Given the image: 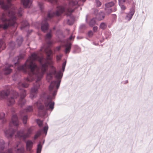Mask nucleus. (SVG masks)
Masks as SVG:
<instances>
[{"label":"nucleus","mask_w":153,"mask_h":153,"mask_svg":"<svg viewBox=\"0 0 153 153\" xmlns=\"http://www.w3.org/2000/svg\"><path fill=\"white\" fill-rule=\"evenodd\" d=\"M38 4L40 9L41 10H42L43 9L44 7L43 4L41 2H39Z\"/></svg>","instance_id":"nucleus-39"},{"label":"nucleus","mask_w":153,"mask_h":153,"mask_svg":"<svg viewBox=\"0 0 153 153\" xmlns=\"http://www.w3.org/2000/svg\"><path fill=\"white\" fill-rule=\"evenodd\" d=\"M1 51V50H0V52Z\"/></svg>","instance_id":"nucleus-60"},{"label":"nucleus","mask_w":153,"mask_h":153,"mask_svg":"<svg viewBox=\"0 0 153 153\" xmlns=\"http://www.w3.org/2000/svg\"><path fill=\"white\" fill-rule=\"evenodd\" d=\"M108 37H109V36H106V39H108Z\"/></svg>","instance_id":"nucleus-56"},{"label":"nucleus","mask_w":153,"mask_h":153,"mask_svg":"<svg viewBox=\"0 0 153 153\" xmlns=\"http://www.w3.org/2000/svg\"><path fill=\"white\" fill-rule=\"evenodd\" d=\"M93 13L96 15V16L98 14V10L97 9H94L93 10Z\"/></svg>","instance_id":"nucleus-36"},{"label":"nucleus","mask_w":153,"mask_h":153,"mask_svg":"<svg viewBox=\"0 0 153 153\" xmlns=\"http://www.w3.org/2000/svg\"><path fill=\"white\" fill-rule=\"evenodd\" d=\"M62 56V55H58L56 56V60L57 61H59L61 59Z\"/></svg>","instance_id":"nucleus-43"},{"label":"nucleus","mask_w":153,"mask_h":153,"mask_svg":"<svg viewBox=\"0 0 153 153\" xmlns=\"http://www.w3.org/2000/svg\"><path fill=\"white\" fill-rule=\"evenodd\" d=\"M134 13V10L133 9H131L128 13H126V15L125 19L127 21H130L131 19L132 16Z\"/></svg>","instance_id":"nucleus-13"},{"label":"nucleus","mask_w":153,"mask_h":153,"mask_svg":"<svg viewBox=\"0 0 153 153\" xmlns=\"http://www.w3.org/2000/svg\"><path fill=\"white\" fill-rule=\"evenodd\" d=\"M21 1L25 7H30L32 2L31 0H21Z\"/></svg>","instance_id":"nucleus-14"},{"label":"nucleus","mask_w":153,"mask_h":153,"mask_svg":"<svg viewBox=\"0 0 153 153\" xmlns=\"http://www.w3.org/2000/svg\"><path fill=\"white\" fill-rule=\"evenodd\" d=\"M114 4V2L112 1L107 3L105 4V10L106 14H109L112 11H116L117 8L115 7H114V9L112 8Z\"/></svg>","instance_id":"nucleus-6"},{"label":"nucleus","mask_w":153,"mask_h":153,"mask_svg":"<svg viewBox=\"0 0 153 153\" xmlns=\"http://www.w3.org/2000/svg\"><path fill=\"white\" fill-rule=\"evenodd\" d=\"M86 28V27L85 24H82L80 25L79 26V28L81 29H84Z\"/></svg>","instance_id":"nucleus-37"},{"label":"nucleus","mask_w":153,"mask_h":153,"mask_svg":"<svg viewBox=\"0 0 153 153\" xmlns=\"http://www.w3.org/2000/svg\"><path fill=\"white\" fill-rule=\"evenodd\" d=\"M5 115V114L4 113H0V120L2 119L4 117Z\"/></svg>","instance_id":"nucleus-38"},{"label":"nucleus","mask_w":153,"mask_h":153,"mask_svg":"<svg viewBox=\"0 0 153 153\" xmlns=\"http://www.w3.org/2000/svg\"><path fill=\"white\" fill-rule=\"evenodd\" d=\"M81 51V49L77 46H76L75 47V50L73 51V53H79Z\"/></svg>","instance_id":"nucleus-31"},{"label":"nucleus","mask_w":153,"mask_h":153,"mask_svg":"<svg viewBox=\"0 0 153 153\" xmlns=\"http://www.w3.org/2000/svg\"><path fill=\"white\" fill-rule=\"evenodd\" d=\"M26 149L27 150L32 152L31 149L33 145V142L30 140H28L26 142Z\"/></svg>","instance_id":"nucleus-15"},{"label":"nucleus","mask_w":153,"mask_h":153,"mask_svg":"<svg viewBox=\"0 0 153 153\" xmlns=\"http://www.w3.org/2000/svg\"><path fill=\"white\" fill-rule=\"evenodd\" d=\"M17 76V74H14L13 75V79L14 80H16V79L15 78V77H16V76Z\"/></svg>","instance_id":"nucleus-47"},{"label":"nucleus","mask_w":153,"mask_h":153,"mask_svg":"<svg viewBox=\"0 0 153 153\" xmlns=\"http://www.w3.org/2000/svg\"><path fill=\"white\" fill-rule=\"evenodd\" d=\"M4 141L2 140H0V151L3 150L4 148Z\"/></svg>","instance_id":"nucleus-22"},{"label":"nucleus","mask_w":153,"mask_h":153,"mask_svg":"<svg viewBox=\"0 0 153 153\" xmlns=\"http://www.w3.org/2000/svg\"><path fill=\"white\" fill-rule=\"evenodd\" d=\"M44 141H45V140H44L43 142V144L44 143Z\"/></svg>","instance_id":"nucleus-58"},{"label":"nucleus","mask_w":153,"mask_h":153,"mask_svg":"<svg viewBox=\"0 0 153 153\" xmlns=\"http://www.w3.org/2000/svg\"><path fill=\"white\" fill-rule=\"evenodd\" d=\"M42 145L41 144V143L40 142L37 145L36 153H40L42 150Z\"/></svg>","instance_id":"nucleus-24"},{"label":"nucleus","mask_w":153,"mask_h":153,"mask_svg":"<svg viewBox=\"0 0 153 153\" xmlns=\"http://www.w3.org/2000/svg\"><path fill=\"white\" fill-rule=\"evenodd\" d=\"M33 129L32 127L27 128L26 133H25L23 131H20L17 132V136L24 140L26 139L30 136L32 134Z\"/></svg>","instance_id":"nucleus-5"},{"label":"nucleus","mask_w":153,"mask_h":153,"mask_svg":"<svg viewBox=\"0 0 153 153\" xmlns=\"http://www.w3.org/2000/svg\"><path fill=\"white\" fill-rule=\"evenodd\" d=\"M23 57H21V56H17L15 58H14L13 60V61L14 62V64L16 65L17 64L19 60V59H23Z\"/></svg>","instance_id":"nucleus-25"},{"label":"nucleus","mask_w":153,"mask_h":153,"mask_svg":"<svg viewBox=\"0 0 153 153\" xmlns=\"http://www.w3.org/2000/svg\"><path fill=\"white\" fill-rule=\"evenodd\" d=\"M107 33L108 34V35H110V33Z\"/></svg>","instance_id":"nucleus-57"},{"label":"nucleus","mask_w":153,"mask_h":153,"mask_svg":"<svg viewBox=\"0 0 153 153\" xmlns=\"http://www.w3.org/2000/svg\"><path fill=\"white\" fill-rule=\"evenodd\" d=\"M93 44L96 46L98 45L99 44L98 43H96L95 42H92Z\"/></svg>","instance_id":"nucleus-48"},{"label":"nucleus","mask_w":153,"mask_h":153,"mask_svg":"<svg viewBox=\"0 0 153 153\" xmlns=\"http://www.w3.org/2000/svg\"><path fill=\"white\" fill-rule=\"evenodd\" d=\"M24 111H22L20 112V114L22 115H23V113ZM23 117L22 118V121L24 124H26L27 123V116L26 115L22 116Z\"/></svg>","instance_id":"nucleus-19"},{"label":"nucleus","mask_w":153,"mask_h":153,"mask_svg":"<svg viewBox=\"0 0 153 153\" xmlns=\"http://www.w3.org/2000/svg\"><path fill=\"white\" fill-rule=\"evenodd\" d=\"M87 15L86 18V21L87 22Z\"/></svg>","instance_id":"nucleus-54"},{"label":"nucleus","mask_w":153,"mask_h":153,"mask_svg":"<svg viewBox=\"0 0 153 153\" xmlns=\"http://www.w3.org/2000/svg\"><path fill=\"white\" fill-rule=\"evenodd\" d=\"M2 47V49H4L5 48V44L2 39H0V48Z\"/></svg>","instance_id":"nucleus-27"},{"label":"nucleus","mask_w":153,"mask_h":153,"mask_svg":"<svg viewBox=\"0 0 153 153\" xmlns=\"http://www.w3.org/2000/svg\"><path fill=\"white\" fill-rule=\"evenodd\" d=\"M15 131L14 130L10 128L8 130H6L4 131L5 136L8 138L11 137L14 134Z\"/></svg>","instance_id":"nucleus-12"},{"label":"nucleus","mask_w":153,"mask_h":153,"mask_svg":"<svg viewBox=\"0 0 153 153\" xmlns=\"http://www.w3.org/2000/svg\"><path fill=\"white\" fill-rule=\"evenodd\" d=\"M10 87L9 85L5 86V89L0 91V99L6 98L10 93Z\"/></svg>","instance_id":"nucleus-9"},{"label":"nucleus","mask_w":153,"mask_h":153,"mask_svg":"<svg viewBox=\"0 0 153 153\" xmlns=\"http://www.w3.org/2000/svg\"><path fill=\"white\" fill-rule=\"evenodd\" d=\"M75 37V36L73 34H71L67 39L68 42H69L70 41H73Z\"/></svg>","instance_id":"nucleus-32"},{"label":"nucleus","mask_w":153,"mask_h":153,"mask_svg":"<svg viewBox=\"0 0 153 153\" xmlns=\"http://www.w3.org/2000/svg\"><path fill=\"white\" fill-rule=\"evenodd\" d=\"M119 5L120 6L122 10H124L126 9V6L125 5H123V4H121Z\"/></svg>","instance_id":"nucleus-42"},{"label":"nucleus","mask_w":153,"mask_h":153,"mask_svg":"<svg viewBox=\"0 0 153 153\" xmlns=\"http://www.w3.org/2000/svg\"><path fill=\"white\" fill-rule=\"evenodd\" d=\"M126 82H127L128 81H126Z\"/></svg>","instance_id":"nucleus-59"},{"label":"nucleus","mask_w":153,"mask_h":153,"mask_svg":"<svg viewBox=\"0 0 153 153\" xmlns=\"http://www.w3.org/2000/svg\"><path fill=\"white\" fill-rule=\"evenodd\" d=\"M18 93L15 91L14 92V94L12 97H7V104L9 106L13 105L15 103V99L19 97Z\"/></svg>","instance_id":"nucleus-8"},{"label":"nucleus","mask_w":153,"mask_h":153,"mask_svg":"<svg viewBox=\"0 0 153 153\" xmlns=\"http://www.w3.org/2000/svg\"><path fill=\"white\" fill-rule=\"evenodd\" d=\"M80 2H82L83 3L85 2L86 0H79Z\"/></svg>","instance_id":"nucleus-52"},{"label":"nucleus","mask_w":153,"mask_h":153,"mask_svg":"<svg viewBox=\"0 0 153 153\" xmlns=\"http://www.w3.org/2000/svg\"><path fill=\"white\" fill-rule=\"evenodd\" d=\"M83 38V37L82 36H78L77 37V39H82Z\"/></svg>","instance_id":"nucleus-49"},{"label":"nucleus","mask_w":153,"mask_h":153,"mask_svg":"<svg viewBox=\"0 0 153 153\" xmlns=\"http://www.w3.org/2000/svg\"><path fill=\"white\" fill-rule=\"evenodd\" d=\"M15 43L13 42H10L9 44V48L10 49H13L15 46Z\"/></svg>","instance_id":"nucleus-29"},{"label":"nucleus","mask_w":153,"mask_h":153,"mask_svg":"<svg viewBox=\"0 0 153 153\" xmlns=\"http://www.w3.org/2000/svg\"><path fill=\"white\" fill-rule=\"evenodd\" d=\"M114 15V17H116V15H115V14H114V15Z\"/></svg>","instance_id":"nucleus-55"},{"label":"nucleus","mask_w":153,"mask_h":153,"mask_svg":"<svg viewBox=\"0 0 153 153\" xmlns=\"http://www.w3.org/2000/svg\"><path fill=\"white\" fill-rule=\"evenodd\" d=\"M96 3L97 7H99L101 5V2L99 0H96Z\"/></svg>","instance_id":"nucleus-41"},{"label":"nucleus","mask_w":153,"mask_h":153,"mask_svg":"<svg viewBox=\"0 0 153 153\" xmlns=\"http://www.w3.org/2000/svg\"><path fill=\"white\" fill-rule=\"evenodd\" d=\"M52 37V35L51 33H48L46 34L45 36V39L47 45V48H46L45 46H44L43 49H44L46 52L47 55V60H45L42 56H39L38 54L35 53L39 57H42L43 59L42 61L43 63H47V65H49L50 67V71L49 73H48L46 76V79L49 82L52 80L53 76L55 75V78L57 79L56 81H53L52 82L50 85L49 90V94L47 95L45 93L41 95L40 96H55L56 95L58 89L59 88L61 81V79L63 76V72L64 71L65 65L66 63V61L64 62L62 66V71L59 70L58 72H56V68L53 66V62L51 59V56L52 53V51L50 49L47 50L48 48L52 44V42L50 40ZM33 54V53L32 54Z\"/></svg>","instance_id":"nucleus-2"},{"label":"nucleus","mask_w":153,"mask_h":153,"mask_svg":"<svg viewBox=\"0 0 153 153\" xmlns=\"http://www.w3.org/2000/svg\"><path fill=\"white\" fill-rule=\"evenodd\" d=\"M107 26V25L106 23L104 22H102L100 25V28L103 30H104L106 29Z\"/></svg>","instance_id":"nucleus-23"},{"label":"nucleus","mask_w":153,"mask_h":153,"mask_svg":"<svg viewBox=\"0 0 153 153\" xmlns=\"http://www.w3.org/2000/svg\"><path fill=\"white\" fill-rule=\"evenodd\" d=\"M83 4V3H81L79 1L72 0L69 1L68 5L64 6L58 7L55 12H49L47 18L45 19L42 22L41 27L42 30L45 32L48 30V24L47 22V20L50 19L54 16H59L64 12L65 13V14L68 18H70V19H68L67 20V23L70 25H72L74 22V18L71 14V13L73 12L74 9L76 8V7L77 5Z\"/></svg>","instance_id":"nucleus-3"},{"label":"nucleus","mask_w":153,"mask_h":153,"mask_svg":"<svg viewBox=\"0 0 153 153\" xmlns=\"http://www.w3.org/2000/svg\"><path fill=\"white\" fill-rule=\"evenodd\" d=\"M6 121L5 120H3L2 122H3V123H4Z\"/></svg>","instance_id":"nucleus-53"},{"label":"nucleus","mask_w":153,"mask_h":153,"mask_svg":"<svg viewBox=\"0 0 153 153\" xmlns=\"http://www.w3.org/2000/svg\"><path fill=\"white\" fill-rule=\"evenodd\" d=\"M21 29L22 30L25 27L28 26L29 25L27 21L24 20L21 23Z\"/></svg>","instance_id":"nucleus-20"},{"label":"nucleus","mask_w":153,"mask_h":153,"mask_svg":"<svg viewBox=\"0 0 153 153\" xmlns=\"http://www.w3.org/2000/svg\"><path fill=\"white\" fill-rule=\"evenodd\" d=\"M71 43L70 42H68L65 45V53H69L71 48Z\"/></svg>","instance_id":"nucleus-16"},{"label":"nucleus","mask_w":153,"mask_h":153,"mask_svg":"<svg viewBox=\"0 0 153 153\" xmlns=\"http://www.w3.org/2000/svg\"><path fill=\"white\" fill-rule=\"evenodd\" d=\"M12 71V70L9 67H5L2 71V74H10Z\"/></svg>","instance_id":"nucleus-18"},{"label":"nucleus","mask_w":153,"mask_h":153,"mask_svg":"<svg viewBox=\"0 0 153 153\" xmlns=\"http://www.w3.org/2000/svg\"><path fill=\"white\" fill-rule=\"evenodd\" d=\"M48 126L47 125H46L45 126L43 129L39 130L38 131L34 137V139H36L41 134H45L44 136H45L47 134V131L48 129Z\"/></svg>","instance_id":"nucleus-10"},{"label":"nucleus","mask_w":153,"mask_h":153,"mask_svg":"<svg viewBox=\"0 0 153 153\" xmlns=\"http://www.w3.org/2000/svg\"><path fill=\"white\" fill-rule=\"evenodd\" d=\"M36 122L38 125L39 127H41L42 126L43 124V121L39 119L36 120Z\"/></svg>","instance_id":"nucleus-33"},{"label":"nucleus","mask_w":153,"mask_h":153,"mask_svg":"<svg viewBox=\"0 0 153 153\" xmlns=\"http://www.w3.org/2000/svg\"><path fill=\"white\" fill-rule=\"evenodd\" d=\"M98 29V27L97 26L94 27L93 28V30L94 32L97 31Z\"/></svg>","instance_id":"nucleus-46"},{"label":"nucleus","mask_w":153,"mask_h":153,"mask_svg":"<svg viewBox=\"0 0 153 153\" xmlns=\"http://www.w3.org/2000/svg\"><path fill=\"white\" fill-rule=\"evenodd\" d=\"M23 41V38L21 36H19L16 39V42L19 46L20 45Z\"/></svg>","instance_id":"nucleus-21"},{"label":"nucleus","mask_w":153,"mask_h":153,"mask_svg":"<svg viewBox=\"0 0 153 153\" xmlns=\"http://www.w3.org/2000/svg\"><path fill=\"white\" fill-rule=\"evenodd\" d=\"M60 48H61L60 46H58L56 48V50L57 51H59L60 50Z\"/></svg>","instance_id":"nucleus-50"},{"label":"nucleus","mask_w":153,"mask_h":153,"mask_svg":"<svg viewBox=\"0 0 153 153\" xmlns=\"http://www.w3.org/2000/svg\"><path fill=\"white\" fill-rule=\"evenodd\" d=\"M43 60L42 57H39L34 53L28 58L24 65L18 67V70L25 73H27L29 75L25 81L18 83V87L20 90L28 87V82L33 80L35 78L36 79V83L30 91V97L32 99L36 97L38 90L42 84L41 79L47 69L48 65L43 63Z\"/></svg>","instance_id":"nucleus-1"},{"label":"nucleus","mask_w":153,"mask_h":153,"mask_svg":"<svg viewBox=\"0 0 153 153\" xmlns=\"http://www.w3.org/2000/svg\"><path fill=\"white\" fill-rule=\"evenodd\" d=\"M48 1L50 2L53 3H56L57 2V0H48Z\"/></svg>","instance_id":"nucleus-45"},{"label":"nucleus","mask_w":153,"mask_h":153,"mask_svg":"<svg viewBox=\"0 0 153 153\" xmlns=\"http://www.w3.org/2000/svg\"><path fill=\"white\" fill-rule=\"evenodd\" d=\"M105 17V14L102 12H100L96 16V18L99 21L103 19Z\"/></svg>","instance_id":"nucleus-17"},{"label":"nucleus","mask_w":153,"mask_h":153,"mask_svg":"<svg viewBox=\"0 0 153 153\" xmlns=\"http://www.w3.org/2000/svg\"><path fill=\"white\" fill-rule=\"evenodd\" d=\"M22 90L20 93V98L18 102V105L21 107H22L26 103V100L24 98L26 95V91L24 89Z\"/></svg>","instance_id":"nucleus-7"},{"label":"nucleus","mask_w":153,"mask_h":153,"mask_svg":"<svg viewBox=\"0 0 153 153\" xmlns=\"http://www.w3.org/2000/svg\"><path fill=\"white\" fill-rule=\"evenodd\" d=\"M24 152V148L22 147L18 149L16 151V153H23Z\"/></svg>","instance_id":"nucleus-30"},{"label":"nucleus","mask_w":153,"mask_h":153,"mask_svg":"<svg viewBox=\"0 0 153 153\" xmlns=\"http://www.w3.org/2000/svg\"><path fill=\"white\" fill-rule=\"evenodd\" d=\"M12 0H0V5L4 10H7L3 13L0 18L2 22L0 24V28L2 27L4 29H7L9 26H14L17 25L16 17L15 16V8L13 7L12 10H9L11 5V1Z\"/></svg>","instance_id":"nucleus-4"},{"label":"nucleus","mask_w":153,"mask_h":153,"mask_svg":"<svg viewBox=\"0 0 153 153\" xmlns=\"http://www.w3.org/2000/svg\"><path fill=\"white\" fill-rule=\"evenodd\" d=\"M93 35V33L92 31H90L88 33V36L89 37H91Z\"/></svg>","instance_id":"nucleus-40"},{"label":"nucleus","mask_w":153,"mask_h":153,"mask_svg":"<svg viewBox=\"0 0 153 153\" xmlns=\"http://www.w3.org/2000/svg\"><path fill=\"white\" fill-rule=\"evenodd\" d=\"M126 3L128 4L132 5L134 4V0H126Z\"/></svg>","instance_id":"nucleus-34"},{"label":"nucleus","mask_w":153,"mask_h":153,"mask_svg":"<svg viewBox=\"0 0 153 153\" xmlns=\"http://www.w3.org/2000/svg\"><path fill=\"white\" fill-rule=\"evenodd\" d=\"M119 5L123 4V3L126 2V0H118Z\"/></svg>","instance_id":"nucleus-44"},{"label":"nucleus","mask_w":153,"mask_h":153,"mask_svg":"<svg viewBox=\"0 0 153 153\" xmlns=\"http://www.w3.org/2000/svg\"><path fill=\"white\" fill-rule=\"evenodd\" d=\"M20 143V142H19L18 143H17L16 144V147H14V148H16V147H17L19 145V144Z\"/></svg>","instance_id":"nucleus-51"},{"label":"nucleus","mask_w":153,"mask_h":153,"mask_svg":"<svg viewBox=\"0 0 153 153\" xmlns=\"http://www.w3.org/2000/svg\"><path fill=\"white\" fill-rule=\"evenodd\" d=\"M96 23L95 19V18L92 19L89 23V25L91 26H93Z\"/></svg>","instance_id":"nucleus-28"},{"label":"nucleus","mask_w":153,"mask_h":153,"mask_svg":"<svg viewBox=\"0 0 153 153\" xmlns=\"http://www.w3.org/2000/svg\"><path fill=\"white\" fill-rule=\"evenodd\" d=\"M17 126L19 125V121L16 115H13L12 117L11 121L9 123V126L11 127L12 125Z\"/></svg>","instance_id":"nucleus-11"},{"label":"nucleus","mask_w":153,"mask_h":153,"mask_svg":"<svg viewBox=\"0 0 153 153\" xmlns=\"http://www.w3.org/2000/svg\"><path fill=\"white\" fill-rule=\"evenodd\" d=\"M25 111L26 112H31L33 111V107L32 106H29L26 108Z\"/></svg>","instance_id":"nucleus-26"},{"label":"nucleus","mask_w":153,"mask_h":153,"mask_svg":"<svg viewBox=\"0 0 153 153\" xmlns=\"http://www.w3.org/2000/svg\"><path fill=\"white\" fill-rule=\"evenodd\" d=\"M23 9L22 8H20L18 10L17 14L19 16H21L23 13Z\"/></svg>","instance_id":"nucleus-35"}]
</instances>
